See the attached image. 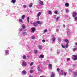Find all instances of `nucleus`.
Returning <instances> with one entry per match:
<instances>
[{"label":"nucleus","mask_w":77,"mask_h":77,"mask_svg":"<svg viewBox=\"0 0 77 77\" xmlns=\"http://www.w3.org/2000/svg\"><path fill=\"white\" fill-rule=\"evenodd\" d=\"M31 33H34L36 30V28L35 27H32L31 29Z\"/></svg>","instance_id":"1"},{"label":"nucleus","mask_w":77,"mask_h":77,"mask_svg":"<svg viewBox=\"0 0 77 77\" xmlns=\"http://www.w3.org/2000/svg\"><path fill=\"white\" fill-rule=\"evenodd\" d=\"M74 58L73 60H77V54L76 55H73Z\"/></svg>","instance_id":"2"},{"label":"nucleus","mask_w":77,"mask_h":77,"mask_svg":"<svg viewBox=\"0 0 77 77\" xmlns=\"http://www.w3.org/2000/svg\"><path fill=\"white\" fill-rule=\"evenodd\" d=\"M74 48H73L72 50L74 52H75V51H77V46H74Z\"/></svg>","instance_id":"3"},{"label":"nucleus","mask_w":77,"mask_h":77,"mask_svg":"<svg viewBox=\"0 0 77 77\" xmlns=\"http://www.w3.org/2000/svg\"><path fill=\"white\" fill-rule=\"evenodd\" d=\"M5 56H7V55H9V51L8 50H6L5 51Z\"/></svg>","instance_id":"4"},{"label":"nucleus","mask_w":77,"mask_h":77,"mask_svg":"<svg viewBox=\"0 0 77 77\" xmlns=\"http://www.w3.org/2000/svg\"><path fill=\"white\" fill-rule=\"evenodd\" d=\"M22 74L23 75H26L27 74V72L25 70H23L22 72Z\"/></svg>","instance_id":"5"},{"label":"nucleus","mask_w":77,"mask_h":77,"mask_svg":"<svg viewBox=\"0 0 77 77\" xmlns=\"http://www.w3.org/2000/svg\"><path fill=\"white\" fill-rule=\"evenodd\" d=\"M49 69H52V65L51 64H49L48 65Z\"/></svg>","instance_id":"6"},{"label":"nucleus","mask_w":77,"mask_h":77,"mask_svg":"<svg viewBox=\"0 0 77 77\" xmlns=\"http://www.w3.org/2000/svg\"><path fill=\"white\" fill-rule=\"evenodd\" d=\"M64 72H65V71L63 70H62L61 72L59 73V74L60 75H63V74H64Z\"/></svg>","instance_id":"7"},{"label":"nucleus","mask_w":77,"mask_h":77,"mask_svg":"<svg viewBox=\"0 0 77 77\" xmlns=\"http://www.w3.org/2000/svg\"><path fill=\"white\" fill-rule=\"evenodd\" d=\"M26 65L27 64L26 63L24 62H23L22 64V66H26Z\"/></svg>","instance_id":"8"},{"label":"nucleus","mask_w":77,"mask_h":77,"mask_svg":"<svg viewBox=\"0 0 77 77\" xmlns=\"http://www.w3.org/2000/svg\"><path fill=\"white\" fill-rule=\"evenodd\" d=\"M72 15L73 17H75L77 15V13L76 12H74L72 13Z\"/></svg>","instance_id":"9"},{"label":"nucleus","mask_w":77,"mask_h":77,"mask_svg":"<svg viewBox=\"0 0 77 77\" xmlns=\"http://www.w3.org/2000/svg\"><path fill=\"white\" fill-rule=\"evenodd\" d=\"M44 57V55L43 54H41L39 56V58L40 59H43Z\"/></svg>","instance_id":"10"},{"label":"nucleus","mask_w":77,"mask_h":77,"mask_svg":"<svg viewBox=\"0 0 77 77\" xmlns=\"http://www.w3.org/2000/svg\"><path fill=\"white\" fill-rule=\"evenodd\" d=\"M38 72H42V70L41 69L40 67L39 66L38 67Z\"/></svg>","instance_id":"11"},{"label":"nucleus","mask_w":77,"mask_h":77,"mask_svg":"<svg viewBox=\"0 0 77 77\" xmlns=\"http://www.w3.org/2000/svg\"><path fill=\"white\" fill-rule=\"evenodd\" d=\"M73 75L74 77H76L77 76V72H73Z\"/></svg>","instance_id":"12"},{"label":"nucleus","mask_w":77,"mask_h":77,"mask_svg":"<svg viewBox=\"0 0 77 77\" xmlns=\"http://www.w3.org/2000/svg\"><path fill=\"white\" fill-rule=\"evenodd\" d=\"M55 75V74L53 72H52V74H51V77H54V76Z\"/></svg>","instance_id":"13"},{"label":"nucleus","mask_w":77,"mask_h":77,"mask_svg":"<svg viewBox=\"0 0 77 77\" xmlns=\"http://www.w3.org/2000/svg\"><path fill=\"white\" fill-rule=\"evenodd\" d=\"M41 15V13L40 12H38L37 14V17L38 18H39V16Z\"/></svg>","instance_id":"14"},{"label":"nucleus","mask_w":77,"mask_h":77,"mask_svg":"<svg viewBox=\"0 0 77 77\" xmlns=\"http://www.w3.org/2000/svg\"><path fill=\"white\" fill-rule=\"evenodd\" d=\"M32 6H33V3H31L29 5V8H32Z\"/></svg>","instance_id":"15"},{"label":"nucleus","mask_w":77,"mask_h":77,"mask_svg":"<svg viewBox=\"0 0 77 77\" xmlns=\"http://www.w3.org/2000/svg\"><path fill=\"white\" fill-rule=\"evenodd\" d=\"M32 24H33L34 27H36V26H37V23H33Z\"/></svg>","instance_id":"16"},{"label":"nucleus","mask_w":77,"mask_h":77,"mask_svg":"<svg viewBox=\"0 0 77 77\" xmlns=\"http://www.w3.org/2000/svg\"><path fill=\"white\" fill-rule=\"evenodd\" d=\"M38 47L40 50H42V46L41 45H38Z\"/></svg>","instance_id":"17"},{"label":"nucleus","mask_w":77,"mask_h":77,"mask_svg":"<svg viewBox=\"0 0 77 77\" xmlns=\"http://www.w3.org/2000/svg\"><path fill=\"white\" fill-rule=\"evenodd\" d=\"M23 36H26L27 35V32H23L22 33Z\"/></svg>","instance_id":"18"},{"label":"nucleus","mask_w":77,"mask_h":77,"mask_svg":"<svg viewBox=\"0 0 77 77\" xmlns=\"http://www.w3.org/2000/svg\"><path fill=\"white\" fill-rule=\"evenodd\" d=\"M25 17H26V15H23L21 17V19H22V20H24Z\"/></svg>","instance_id":"19"},{"label":"nucleus","mask_w":77,"mask_h":77,"mask_svg":"<svg viewBox=\"0 0 77 77\" xmlns=\"http://www.w3.org/2000/svg\"><path fill=\"white\" fill-rule=\"evenodd\" d=\"M57 29H56V32H59V26H57Z\"/></svg>","instance_id":"20"},{"label":"nucleus","mask_w":77,"mask_h":77,"mask_svg":"<svg viewBox=\"0 0 77 77\" xmlns=\"http://www.w3.org/2000/svg\"><path fill=\"white\" fill-rule=\"evenodd\" d=\"M65 6L66 7H68L69 6V4L68 3H66L65 4Z\"/></svg>","instance_id":"21"},{"label":"nucleus","mask_w":77,"mask_h":77,"mask_svg":"<svg viewBox=\"0 0 77 77\" xmlns=\"http://www.w3.org/2000/svg\"><path fill=\"white\" fill-rule=\"evenodd\" d=\"M40 4L42 5H44V2L42 1H40Z\"/></svg>","instance_id":"22"},{"label":"nucleus","mask_w":77,"mask_h":77,"mask_svg":"<svg viewBox=\"0 0 77 77\" xmlns=\"http://www.w3.org/2000/svg\"><path fill=\"white\" fill-rule=\"evenodd\" d=\"M22 29H26V26L24 24H23L22 25Z\"/></svg>","instance_id":"23"},{"label":"nucleus","mask_w":77,"mask_h":77,"mask_svg":"<svg viewBox=\"0 0 77 77\" xmlns=\"http://www.w3.org/2000/svg\"><path fill=\"white\" fill-rule=\"evenodd\" d=\"M11 3H15V2H16V0H12L11 1Z\"/></svg>","instance_id":"24"},{"label":"nucleus","mask_w":77,"mask_h":77,"mask_svg":"<svg viewBox=\"0 0 77 77\" xmlns=\"http://www.w3.org/2000/svg\"><path fill=\"white\" fill-rule=\"evenodd\" d=\"M26 20L27 21L28 23H29V20H30V18L28 17L27 18Z\"/></svg>","instance_id":"25"},{"label":"nucleus","mask_w":77,"mask_h":77,"mask_svg":"<svg viewBox=\"0 0 77 77\" xmlns=\"http://www.w3.org/2000/svg\"><path fill=\"white\" fill-rule=\"evenodd\" d=\"M65 11H66V13H68V12H69V10L68 9H66Z\"/></svg>","instance_id":"26"},{"label":"nucleus","mask_w":77,"mask_h":77,"mask_svg":"<svg viewBox=\"0 0 77 77\" xmlns=\"http://www.w3.org/2000/svg\"><path fill=\"white\" fill-rule=\"evenodd\" d=\"M52 41L53 42H55L56 41V38L54 37L52 38Z\"/></svg>","instance_id":"27"},{"label":"nucleus","mask_w":77,"mask_h":77,"mask_svg":"<svg viewBox=\"0 0 77 77\" xmlns=\"http://www.w3.org/2000/svg\"><path fill=\"white\" fill-rule=\"evenodd\" d=\"M23 59H26V57L25 55H23Z\"/></svg>","instance_id":"28"},{"label":"nucleus","mask_w":77,"mask_h":77,"mask_svg":"<svg viewBox=\"0 0 77 77\" xmlns=\"http://www.w3.org/2000/svg\"><path fill=\"white\" fill-rule=\"evenodd\" d=\"M7 13L8 14H9L10 12V10H7L6 11Z\"/></svg>","instance_id":"29"},{"label":"nucleus","mask_w":77,"mask_h":77,"mask_svg":"<svg viewBox=\"0 0 77 77\" xmlns=\"http://www.w3.org/2000/svg\"><path fill=\"white\" fill-rule=\"evenodd\" d=\"M64 41H65V42L67 43H69V41L67 39H65Z\"/></svg>","instance_id":"30"},{"label":"nucleus","mask_w":77,"mask_h":77,"mask_svg":"<svg viewBox=\"0 0 77 77\" xmlns=\"http://www.w3.org/2000/svg\"><path fill=\"white\" fill-rule=\"evenodd\" d=\"M34 53L35 54H37L38 53V50H35L34 51Z\"/></svg>","instance_id":"31"},{"label":"nucleus","mask_w":77,"mask_h":77,"mask_svg":"<svg viewBox=\"0 0 77 77\" xmlns=\"http://www.w3.org/2000/svg\"><path fill=\"white\" fill-rule=\"evenodd\" d=\"M48 14H50V15H51L52 14V12L51 11H49L48 12Z\"/></svg>","instance_id":"32"},{"label":"nucleus","mask_w":77,"mask_h":77,"mask_svg":"<svg viewBox=\"0 0 77 77\" xmlns=\"http://www.w3.org/2000/svg\"><path fill=\"white\" fill-rule=\"evenodd\" d=\"M37 23L38 24H41V23L39 21H37Z\"/></svg>","instance_id":"33"},{"label":"nucleus","mask_w":77,"mask_h":77,"mask_svg":"<svg viewBox=\"0 0 77 77\" xmlns=\"http://www.w3.org/2000/svg\"><path fill=\"white\" fill-rule=\"evenodd\" d=\"M19 22H20L21 23H23V20H22L21 19H20L19 20Z\"/></svg>","instance_id":"34"},{"label":"nucleus","mask_w":77,"mask_h":77,"mask_svg":"<svg viewBox=\"0 0 77 77\" xmlns=\"http://www.w3.org/2000/svg\"><path fill=\"white\" fill-rule=\"evenodd\" d=\"M68 44L67 43L66 44V48H68Z\"/></svg>","instance_id":"35"},{"label":"nucleus","mask_w":77,"mask_h":77,"mask_svg":"<svg viewBox=\"0 0 77 77\" xmlns=\"http://www.w3.org/2000/svg\"><path fill=\"white\" fill-rule=\"evenodd\" d=\"M23 28H21L19 30L20 31V32H21L22 31H23Z\"/></svg>","instance_id":"36"},{"label":"nucleus","mask_w":77,"mask_h":77,"mask_svg":"<svg viewBox=\"0 0 77 77\" xmlns=\"http://www.w3.org/2000/svg\"><path fill=\"white\" fill-rule=\"evenodd\" d=\"M69 72H72V70L71 69H69Z\"/></svg>","instance_id":"37"},{"label":"nucleus","mask_w":77,"mask_h":77,"mask_svg":"<svg viewBox=\"0 0 77 77\" xmlns=\"http://www.w3.org/2000/svg\"><path fill=\"white\" fill-rule=\"evenodd\" d=\"M33 72V70L31 69V70H30V72L31 74H32V72Z\"/></svg>","instance_id":"38"},{"label":"nucleus","mask_w":77,"mask_h":77,"mask_svg":"<svg viewBox=\"0 0 77 77\" xmlns=\"http://www.w3.org/2000/svg\"><path fill=\"white\" fill-rule=\"evenodd\" d=\"M33 63H33V62H31L30 64V66H32V65H33Z\"/></svg>","instance_id":"39"},{"label":"nucleus","mask_w":77,"mask_h":77,"mask_svg":"<svg viewBox=\"0 0 77 77\" xmlns=\"http://www.w3.org/2000/svg\"><path fill=\"white\" fill-rule=\"evenodd\" d=\"M58 41H61V39H60V38H58Z\"/></svg>","instance_id":"40"},{"label":"nucleus","mask_w":77,"mask_h":77,"mask_svg":"<svg viewBox=\"0 0 77 77\" xmlns=\"http://www.w3.org/2000/svg\"><path fill=\"white\" fill-rule=\"evenodd\" d=\"M57 72H59V71H60V69L59 68H57Z\"/></svg>","instance_id":"41"},{"label":"nucleus","mask_w":77,"mask_h":77,"mask_svg":"<svg viewBox=\"0 0 77 77\" xmlns=\"http://www.w3.org/2000/svg\"><path fill=\"white\" fill-rule=\"evenodd\" d=\"M23 8H27V6H26V5H24L23 6Z\"/></svg>","instance_id":"42"},{"label":"nucleus","mask_w":77,"mask_h":77,"mask_svg":"<svg viewBox=\"0 0 77 77\" xmlns=\"http://www.w3.org/2000/svg\"><path fill=\"white\" fill-rule=\"evenodd\" d=\"M58 12V11H56L54 12V14H57Z\"/></svg>","instance_id":"43"},{"label":"nucleus","mask_w":77,"mask_h":77,"mask_svg":"<svg viewBox=\"0 0 77 77\" xmlns=\"http://www.w3.org/2000/svg\"><path fill=\"white\" fill-rule=\"evenodd\" d=\"M47 32V29H45L44 31V33H46Z\"/></svg>","instance_id":"44"},{"label":"nucleus","mask_w":77,"mask_h":77,"mask_svg":"<svg viewBox=\"0 0 77 77\" xmlns=\"http://www.w3.org/2000/svg\"><path fill=\"white\" fill-rule=\"evenodd\" d=\"M59 19V17H58L57 18H56V21H57Z\"/></svg>","instance_id":"45"},{"label":"nucleus","mask_w":77,"mask_h":77,"mask_svg":"<svg viewBox=\"0 0 77 77\" xmlns=\"http://www.w3.org/2000/svg\"><path fill=\"white\" fill-rule=\"evenodd\" d=\"M69 60H70V58H67V61H69Z\"/></svg>","instance_id":"46"},{"label":"nucleus","mask_w":77,"mask_h":77,"mask_svg":"<svg viewBox=\"0 0 77 77\" xmlns=\"http://www.w3.org/2000/svg\"><path fill=\"white\" fill-rule=\"evenodd\" d=\"M62 48H65V46L63 45H62Z\"/></svg>","instance_id":"47"},{"label":"nucleus","mask_w":77,"mask_h":77,"mask_svg":"<svg viewBox=\"0 0 77 77\" xmlns=\"http://www.w3.org/2000/svg\"><path fill=\"white\" fill-rule=\"evenodd\" d=\"M66 26H65V24H63V27L64 28H65Z\"/></svg>","instance_id":"48"},{"label":"nucleus","mask_w":77,"mask_h":77,"mask_svg":"<svg viewBox=\"0 0 77 77\" xmlns=\"http://www.w3.org/2000/svg\"><path fill=\"white\" fill-rule=\"evenodd\" d=\"M56 17H57L56 15H54V18H55V19H56Z\"/></svg>","instance_id":"49"},{"label":"nucleus","mask_w":77,"mask_h":77,"mask_svg":"<svg viewBox=\"0 0 77 77\" xmlns=\"http://www.w3.org/2000/svg\"><path fill=\"white\" fill-rule=\"evenodd\" d=\"M67 33L68 35H69V34H70V32L67 31Z\"/></svg>","instance_id":"50"},{"label":"nucleus","mask_w":77,"mask_h":77,"mask_svg":"<svg viewBox=\"0 0 77 77\" xmlns=\"http://www.w3.org/2000/svg\"><path fill=\"white\" fill-rule=\"evenodd\" d=\"M32 39H35V37H34L33 36H32Z\"/></svg>","instance_id":"51"},{"label":"nucleus","mask_w":77,"mask_h":77,"mask_svg":"<svg viewBox=\"0 0 77 77\" xmlns=\"http://www.w3.org/2000/svg\"><path fill=\"white\" fill-rule=\"evenodd\" d=\"M18 34L19 35H20V36H21L22 34L20 32H19Z\"/></svg>","instance_id":"52"},{"label":"nucleus","mask_w":77,"mask_h":77,"mask_svg":"<svg viewBox=\"0 0 77 77\" xmlns=\"http://www.w3.org/2000/svg\"><path fill=\"white\" fill-rule=\"evenodd\" d=\"M75 20H77V17H75Z\"/></svg>","instance_id":"53"},{"label":"nucleus","mask_w":77,"mask_h":77,"mask_svg":"<svg viewBox=\"0 0 77 77\" xmlns=\"http://www.w3.org/2000/svg\"><path fill=\"white\" fill-rule=\"evenodd\" d=\"M64 73V75L65 76H66V73L65 72Z\"/></svg>","instance_id":"54"},{"label":"nucleus","mask_w":77,"mask_h":77,"mask_svg":"<svg viewBox=\"0 0 77 77\" xmlns=\"http://www.w3.org/2000/svg\"><path fill=\"white\" fill-rule=\"evenodd\" d=\"M42 42H45V41L44 40H42Z\"/></svg>","instance_id":"55"},{"label":"nucleus","mask_w":77,"mask_h":77,"mask_svg":"<svg viewBox=\"0 0 77 77\" xmlns=\"http://www.w3.org/2000/svg\"><path fill=\"white\" fill-rule=\"evenodd\" d=\"M75 45L76 46H77V42H75Z\"/></svg>","instance_id":"56"},{"label":"nucleus","mask_w":77,"mask_h":77,"mask_svg":"<svg viewBox=\"0 0 77 77\" xmlns=\"http://www.w3.org/2000/svg\"><path fill=\"white\" fill-rule=\"evenodd\" d=\"M59 53H60V51H58L57 52V54H59Z\"/></svg>","instance_id":"57"},{"label":"nucleus","mask_w":77,"mask_h":77,"mask_svg":"<svg viewBox=\"0 0 77 77\" xmlns=\"http://www.w3.org/2000/svg\"><path fill=\"white\" fill-rule=\"evenodd\" d=\"M29 77H33V76L29 75Z\"/></svg>","instance_id":"58"},{"label":"nucleus","mask_w":77,"mask_h":77,"mask_svg":"<svg viewBox=\"0 0 77 77\" xmlns=\"http://www.w3.org/2000/svg\"><path fill=\"white\" fill-rule=\"evenodd\" d=\"M30 69H33V67H31L30 68Z\"/></svg>","instance_id":"59"},{"label":"nucleus","mask_w":77,"mask_h":77,"mask_svg":"<svg viewBox=\"0 0 77 77\" xmlns=\"http://www.w3.org/2000/svg\"><path fill=\"white\" fill-rule=\"evenodd\" d=\"M42 0H38L39 1H41Z\"/></svg>","instance_id":"60"},{"label":"nucleus","mask_w":77,"mask_h":77,"mask_svg":"<svg viewBox=\"0 0 77 77\" xmlns=\"http://www.w3.org/2000/svg\"><path fill=\"white\" fill-rule=\"evenodd\" d=\"M11 17H13V16H11Z\"/></svg>","instance_id":"61"}]
</instances>
